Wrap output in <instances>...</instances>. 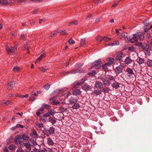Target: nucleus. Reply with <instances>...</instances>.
Returning <instances> with one entry per match:
<instances>
[{"label":"nucleus","mask_w":152,"mask_h":152,"mask_svg":"<svg viewBox=\"0 0 152 152\" xmlns=\"http://www.w3.org/2000/svg\"><path fill=\"white\" fill-rule=\"evenodd\" d=\"M43 106L47 109H48L50 107V106L49 105L45 104H43Z\"/></svg>","instance_id":"nucleus-57"},{"label":"nucleus","mask_w":152,"mask_h":152,"mask_svg":"<svg viewBox=\"0 0 152 152\" xmlns=\"http://www.w3.org/2000/svg\"><path fill=\"white\" fill-rule=\"evenodd\" d=\"M31 136L32 137L34 138H35L37 137V134L36 131L35 130H33V133L32 134Z\"/></svg>","instance_id":"nucleus-46"},{"label":"nucleus","mask_w":152,"mask_h":152,"mask_svg":"<svg viewBox=\"0 0 152 152\" xmlns=\"http://www.w3.org/2000/svg\"><path fill=\"white\" fill-rule=\"evenodd\" d=\"M77 100L76 99H75L74 97H71L68 100L67 102L68 104H73L75 102H76Z\"/></svg>","instance_id":"nucleus-6"},{"label":"nucleus","mask_w":152,"mask_h":152,"mask_svg":"<svg viewBox=\"0 0 152 152\" xmlns=\"http://www.w3.org/2000/svg\"><path fill=\"white\" fill-rule=\"evenodd\" d=\"M43 110V107L41 108L40 109H39L37 110V112H36V114L37 116H39L40 115V113H41V112H42Z\"/></svg>","instance_id":"nucleus-32"},{"label":"nucleus","mask_w":152,"mask_h":152,"mask_svg":"<svg viewBox=\"0 0 152 152\" xmlns=\"http://www.w3.org/2000/svg\"><path fill=\"white\" fill-rule=\"evenodd\" d=\"M132 60L129 57H127L125 59L124 62L127 64H129L132 62Z\"/></svg>","instance_id":"nucleus-14"},{"label":"nucleus","mask_w":152,"mask_h":152,"mask_svg":"<svg viewBox=\"0 0 152 152\" xmlns=\"http://www.w3.org/2000/svg\"><path fill=\"white\" fill-rule=\"evenodd\" d=\"M100 80L102 82L103 84L107 86H109L110 84V81L107 80L103 77H101L100 78Z\"/></svg>","instance_id":"nucleus-3"},{"label":"nucleus","mask_w":152,"mask_h":152,"mask_svg":"<svg viewBox=\"0 0 152 152\" xmlns=\"http://www.w3.org/2000/svg\"><path fill=\"white\" fill-rule=\"evenodd\" d=\"M11 103V102L10 100H4L3 103H0V105H2L3 104H5L6 105H8Z\"/></svg>","instance_id":"nucleus-26"},{"label":"nucleus","mask_w":152,"mask_h":152,"mask_svg":"<svg viewBox=\"0 0 152 152\" xmlns=\"http://www.w3.org/2000/svg\"><path fill=\"white\" fill-rule=\"evenodd\" d=\"M137 37L138 39L140 41H142L144 39V33L138 34L137 35Z\"/></svg>","instance_id":"nucleus-13"},{"label":"nucleus","mask_w":152,"mask_h":152,"mask_svg":"<svg viewBox=\"0 0 152 152\" xmlns=\"http://www.w3.org/2000/svg\"><path fill=\"white\" fill-rule=\"evenodd\" d=\"M68 42L70 44H73L75 43V41L72 39H70L68 40Z\"/></svg>","instance_id":"nucleus-50"},{"label":"nucleus","mask_w":152,"mask_h":152,"mask_svg":"<svg viewBox=\"0 0 152 152\" xmlns=\"http://www.w3.org/2000/svg\"><path fill=\"white\" fill-rule=\"evenodd\" d=\"M85 80L84 79V78H83L81 79L80 82H76L75 83V85H76L77 86L80 85L84 83Z\"/></svg>","instance_id":"nucleus-19"},{"label":"nucleus","mask_w":152,"mask_h":152,"mask_svg":"<svg viewBox=\"0 0 152 152\" xmlns=\"http://www.w3.org/2000/svg\"><path fill=\"white\" fill-rule=\"evenodd\" d=\"M28 143L31 146H34L37 145V143L35 140L34 139L31 138L29 140Z\"/></svg>","instance_id":"nucleus-10"},{"label":"nucleus","mask_w":152,"mask_h":152,"mask_svg":"<svg viewBox=\"0 0 152 152\" xmlns=\"http://www.w3.org/2000/svg\"><path fill=\"white\" fill-rule=\"evenodd\" d=\"M123 53L120 52V53H118V55L116 57V60H120L121 59V58L122 57V55H123Z\"/></svg>","instance_id":"nucleus-21"},{"label":"nucleus","mask_w":152,"mask_h":152,"mask_svg":"<svg viewBox=\"0 0 152 152\" xmlns=\"http://www.w3.org/2000/svg\"><path fill=\"white\" fill-rule=\"evenodd\" d=\"M21 137L24 140H28L29 138V137L26 134H23L21 135Z\"/></svg>","instance_id":"nucleus-31"},{"label":"nucleus","mask_w":152,"mask_h":152,"mask_svg":"<svg viewBox=\"0 0 152 152\" xmlns=\"http://www.w3.org/2000/svg\"><path fill=\"white\" fill-rule=\"evenodd\" d=\"M16 126H17V128H19V127L21 128H23L24 127V126L21 125V124H18L16 125Z\"/></svg>","instance_id":"nucleus-59"},{"label":"nucleus","mask_w":152,"mask_h":152,"mask_svg":"<svg viewBox=\"0 0 152 152\" xmlns=\"http://www.w3.org/2000/svg\"><path fill=\"white\" fill-rule=\"evenodd\" d=\"M55 102V100H54V98H50V103H51L52 104H53Z\"/></svg>","instance_id":"nucleus-56"},{"label":"nucleus","mask_w":152,"mask_h":152,"mask_svg":"<svg viewBox=\"0 0 152 152\" xmlns=\"http://www.w3.org/2000/svg\"><path fill=\"white\" fill-rule=\"evenodd\" d=\"M107 78L110 80H114L115 78L112 75H107Z\"/></svg>","instance_id":"nucleus-28"},{"label":"nucleus","mask_w":152,"mask_h":152,"mask_svg":"<svg viewBox=\"0 0 152 152\" xmlns=\"http://www.w3.org/2000/svg\"><path fill=\"white\" fill-rule=\"evenodd\" d=\"M3 4H8V2L7 0H3L2 1H1V3Z\"/></svg>","instance_id":"nucleus-60"},{"label":"nucleus","mask_w":152,"mask_h":152,"mask_svg":"<svg viewBox=\"0 0 152 152\" xmlns=\"http://www.w3.org/2000/svg\"><path fill=\"white\" fill-rule=\"evenodd\" d=\"M114 70L116 74H119L123 72V67L121 66H119L116 67L114 69Z\"/></svg>","instance_id":"nucleus-4"},{"label":"nucleus","mask_w":152,"mask_h":152,"mask_svg":"<svg viewBox=\"0 0 152 152\" xmlns=\"http://www.w3.org/2000/svg\"><path fill=\"white\" fill-rule=\"evenodd\" d=\"M80 107V105L78 103L75 102L72 106V108L74 109H77Z\"/></svg>","instance_id":"nucleus-24"},{"label":"nucleus","mask_w":152,"mask_h":152,"mask_svg":"<svg viewBox=\"0 0 152 152\" xmlns=\"http://www.w3.org/2000/svg\"><path fill=\"white\" fill-rule=\"evenodd\" d=\"M55 129L53 127H50L49 130H46V132H48L50 134H54Z\"/></svg>","instance_id":"nucleus-12"},{"label":"nucleus","mask_w":152,"mask_h":152,"mask_svg":"<svg viewBox=\"0 0 152 152\" xmlns=\"http://www.w3.org/2000/svg\"><path fill=\"white\" fill-rule=\"evenodd\" d=\"M85 72V70L83 69H77L75 70H72V71L69 72V73H71L72 74H75L76 73H80L81 72Z\"/></svg>","instance_id":"nucleus-5"},{"label":"nucleus","mask_w":152,"mask_h":152,"mask_svg":"<svg viewBox=\"0 0 152 152\" xmlns=\"http://www.w3.org/2000/svg\"><path fill=\"white\" fill-rule=\"evenodd\" d=\"M20 70V68L19 67L15 66L13 67L12 71L15 72H18Z\"/></svg>","instance_id":"nucleus-36"},{"label":"nucleus","mask_w":152,"mask_h":152,"mask_svg":"<svg viewBox=\"0 0 152 152\" xmlns=\"http://www.w3.org/2000/svg\"><path fill=\"white\" fill-rule=\"evenodd\" d=\"M102 91L104 93H108L109 91V89L108 88H103L102 87Z\"/></svg>","instance_id":"nucleus-37"},{"label":"nucleus","mask_w":152,"mask_h":152,"mask_svg":"<svg viewBox=\"0 0 152 152\" xmlns=\"http://www.w3.org/2000/svg\"><path fill=\"white\" fill-rule=\"evenodd\" d=\"M15 142L17 145L20 144L22 142V141H21V136L20 135L17 136L15 138Z\"/></svg>","instance_id":"nucleus-7"},{"label":"nucleus","mask_w":152,"mask_h":152,"mask_svg":"<svg viewBox=\"0 0 152 152\" xmlns=\"http://www.w3.org/2000/svg\"><path fill=\"white\" fill-rule=\"evenodd\" d=\"M95 38L96 40L99 42H101L103 40V37L99 36H97Z\"/></svg>","instance_id":"nucleus-38"},{"label":"nucleus","mask_w":152,"mask_h":152,"mask_svg":"<svg viewBox=\"0 0 152 152\" xmlns=\"http://www.w3.org/2000/svg\"><path fill=\"white\" fill-rule=\"evenodd\" d=\"M42 58L40 57H39L36 61L35 63H38L42 59Z\"/></svg>","instance_id":"nucleus-63"},{"label":"nucleus","mask_w":152,"mask_h":152,"mask_svg":"<svg viewBox=\"0 0 152 152\" xmlns=\"http://www.w3.org/2000/svg\"><path fill=\"white\" fill-rule=\"evenodd\" d=\"M103 83L99 81H97L95 85V87L96 88H102Z\"/></svg>","instance_id":"nucleus-9"},{"label":"nucleus","mask_w":152,"mask_h":152,"mask_svg":"<svg viewBox=\"0 0 152 152\" xmlns=\"http://www.w3.org/2000/svg\"><path fill=\"white\" fill-rule=\"evenodd\" d=\"M147 64L148 66L152 67V60L149 59L147 61Z\"/></svg>","instance_id":"nucleus-33"},{"label":"nucleus","mask_w":152,"mask_h":152,"mask_svg":"<svg viewBox=\"0 0 152 152\" xmlns=\"http://www.w3.org/2000/svg\"><path fill=\"white\" fill-rule=\"evenodd\" d=\"M13 88L12 83L11 82H8L7 86V88L8 90H10Z\"/></svg>","instance_id":"nucleus-16"},{"label":"nucleus","mask_w":152,"mask_h":152,"mask_svg":"<svg viewBox=\"0 0 152 152\" xmlns=\"http://www.w3.org/2000/svg\"><path fill=\"white\" fill-rule=\"evenodd\" d=\"M47 143L48 145H53L54 142L50 138H48L47 139Z\"/></svg>","instance_id":"nucleus-23"},{"label":"nucleus","mask_w":152,"mask_h":152,"mask_svg":"<svg viewBox=\"0 0 152 152\" xmlns=\"http://www.w3.org/2000/svg\"><path fill=\"white\" fill-rule=\"evenodd\" d=\"M101 64L102 63L100 59L96 60L95 62L93 63L92 64L91 68L95 67L96 69H99L101 67Z\"/></svg>","instance_id":"nucleus-1"},{"label":"nucleus","mask_w":152,"mask_h":152,"mask_svg":"<svg viewBox=\"0 0 152 152\" xmlns=\"http://www.w3.org/2000/svg\"><path fill=\"white\" fill-rule=\"evenodd\" d=\"M81 94V91L80 90L75 89L73 92V94L75 96L80 95Z\"/></svg>","instance_id":"nucleus-15"},{"label":"nucleus","mask_w":152,"mask_h":152,"mask_svg":"<svg viewBox=\"0 0 152 152\" xmlns=\"http://www.w3.org/2000/svg\"><path fill=\"white\" fill-rule=\"evenodd\" d=\"M49 121L53 124H54L56 122V121L52 117H50L49 118Z\"/></svg>","instance_id":"nucleus-41"},{"label":"nucleus","mask_w":152,"mask_h":152,"mask_svg":"<svg viewBox=\"0 0 152 152\" xmlns=\"http://www.w3.org/2000/svg\"><path fill=\"white\" fill-rule=\"evenodd\" d=\"M102 68L103 69H104V71H106L107 70V65H106L105 64H103L102 65Z\"/></svg>","instance_id":"nucleus-47"},{"label":"nucleus","mask_w":152,"mask_h":152,"mask_svg":"<svg viewBox=\"0 0 152 152\" xmlns=\"http://www.w3.org/2000/svg\"><path fill=\"white\" fill-rule=\"evenodd\" d=\"M17 152H24V151H23L22 149L20 148L17 150Z\"/></svg>","instance_id":"nucleus-64"},{"label":"nucleus","mask_w":152,"mask_h":152,"mask_svg":"<svg viewBox=\"0 0 152 152\" xmlns=\"http://www.w3.org/2000/svg\"><path fill=\"white\" fill-rule=\"evenodd\" d=\"M107 60L111 64H113L114 63V59L112 58H108Z\"/></svg>","instance_id":"nucleus-34"},{"label":"nucleus","mask_w":152,"mask_h":152,"mask_svg":"<svg viewBox=\"0 0 152 152\" xmlns=\"http://www.w3.org/2000/svg\"><path fill=\"white\" fill-rule=\"evenodd\" d=\"M78 24L77 21V20H74L70 22L69 24V26H71L73 25H77Z\"/></svg>","instance_id":"nucleus-22"},{"label":"nucleus","mask_w":152,"mask_h":152,"mask_svg":"<svg viewBox=\"0 0 152 152\" xmlns=\"http://www.w3.org/2000/svg\"><path fill=\"white\" fill-rule=\"evenodd\" d=\"M83 65V64H81L79 63V64H75V66L76 67L79 68Z\"/></svg>","instance_id":"nucleus-54"},{"label":"nucleus","mask_w":152,"mask_h":152,"mask_svg":"<svg viewBox=\"0 0 152 152\" xmlns=\"http://www.w3.org/2000/svg\"><path fill=\"white\" fill-rule=\"evenodd\" d=\"M16 146L12 144L9 147V150L12 151H14L15 150Z\"/></svg>","instance_id":"nucleus-35"},{"label":"nucleus","mask_w":152,"mask_h":152,"mask_svg":"<svg viewBox=\"0 0 152 152\" xmlns=\"http://www.w3.org/2000/svg\"><path fill=\"white\" fill-rule=\"evenodd\" d=\"M91 87L88 84L85 85L83 87V89L85 91H89L91 89Z\"/></svg>","instance_id":"nucleus-17"},{"label":"nucleus","mask_w":152,"mask_h":152,"mask_svg":"<svg viewBox=\"0 0 152 152\" xmlns=\"http://www.w3.org/2000/svg\"><path fill=\"white\" fill-rule=\"evenodd\" d=\"M119 42L118 41H115L114 42L112 43H109L108 45L110 46H115L118 45H119Z\"/></svg>","instance_id":"nucleus-27"},{"label":"nucleus","mask_w":152,"mask_h":152,"mask_svg":"<svg viewBox=\"0 0 152 152\" xmlns=\"http://www.w3.org/2000/svg\"><path fill=\"white\" fill-rule=\"evenodd\" d=\"M96 73V72L95 70H92L89 73V74L91 75H95Z\"/></svg>","instance_id":"nucleus-53"},{"label":"nucleus","mask_w":152,"mask_h":152,"mask_svg":"<svg viewBox=\"0 0 152 152\" xmlns=\"http://www.w3.org/2000/svg\"><path fill=\"white\" fill-rule=\"evenodd\" d=\"M58 33L62 35H66L67 34V32L65 30H63L62 31L60 30Z\"/></svg>","instance_id":"nucleus-43"},{"label":"nucleus","mask_w":152,"mask_h":152,"mask_svg":"<svg viewBox=\"0 0 152 152\" xmlns=\"http://www.w3.org/2000/svg\"><path fill=\"white\" fill-rule=\"evenodd\" d=\"M123 37L126 42H128L131 40V38L126 33H124Z\"/></svg>","instance_id":"nucleus-11"},{"label":"nucleus","mask_w":152,"mask_h":152,"mask_svg":"<svg viewBox=\"0 0 152 152\" xmlns=\"http://www.w3.org/2000/svg\"><path fill=\"white\" fill-rule=\"evenodd\" d=\"M86 44V39L85 38L82 39L80 40V45L82 46Z\"/></svg>","instance_id":"nucleus-30"},{"label":"nucleus","mask_w":152,"mask_h":152,"mask_svg":"<svg viewBox=\"0 0 152 152\" xmlns=\"http://www.w3.org/2000/svg\"><path fill=\"white\" fill-rule=\"evenodd\" d=\"M135 45L136 46L138 47H140L142 48V42H136L135 43Z\"/></svg>","instance_id":"nucleus-40"},{"label":"nucleus","mask_w":152,"mask_h":152,"mask_svg":"<svg viewBox=\"0 0 152 152\" xmlns=\"http://www.w3.org/2000/svg\"><path fill=\"white\" fill-rule=\"evenodd\" d=\"M138 63L139 64H142L144 63V60L143 59L139 57L138 58Z\"/></svg>","instance_id":"nucleus-39"},{"label":"nucleus","mask_w":152,"mask_h":152,"mask_svg":"<svg viewBox=\"0 0 152 152\" xmlns=\"http://www.w3.org/2000/svg\"><path fill=\"white\" fill-rule=\"evenodd\" d=\"M93 93L96 95H99L102 94V91L98 90H94Z\"/></svg>","instance_id":"nucleus-44"},{"label":"nucleus","mask_w":152,"mask_h":152,"mask_svg":"<svg viewBox=\"0 0 152 152\" xmlns=\"http://www.w3.org/2000/svg\"><path fill=\"white\" fill-rule=\"evenodd\" d=\"M43 115L44 117H49L50 116V114L48 113H47L44 114Z\"/></svg>","instance_id":"nucleus-62"},{"label":"nucleus","mask_w":152,"mask_h":152,"mask_svg":"<svg viewBox=\"0 0 152 152\" xmlns=\"http://www.w3.org/2000/svg\"><path fill=\"white\" fill-rule=\"evenodd\" d=\"M128 50L132 52H135V49H134V47L133 46H131L130 47H129L128 48Z\"/></svg>","instance_id":"nucleus-49"},{"label":"nucleus","mask_w":152,"mask_h":152,"mask_svg":"<svg viewBox=\"0 0 152 152\" xmlns=\"http://www.w3.org/2000/svg\"><path fill=\"white\" fill-rule=\"evenodd\" d=\"M147 53H145V56L148 55V56H150L151 55V52L148 51V50L146 51Z\"/></svg>","instance_id":"nucleus-61"},{"label":"nucleus","mask_w":152,"mask_h":152,"mask_svg":"<svg viewBox=\"0 0 152 152\" xmlns=\"http://www.w3.org/2000/svg\"><path fill=\"white\" fill-rule=\"evenodd\" d=\"M36 125L39 128H43L44 127L43 125L42 124H39V123H37Z\"/></svg>","instance_id":"nucleus-52"},{"label":"nucleus","mask_w":152,"mask_h":152,"mask_svg":"<svg viewBox=\"0 0 152 152\" xmlns=\"http://www.w3.org/2000/svg\"><path fill=\"white\" fill-rule=\"evenodd\" d=\"M50 85L48 84L45 85L44 86V88L46 90H47L49 89L50 87Z\"/></svg>","instance_id":"nucleus-51"},{"label":"nucleus","mask_w":152,"mask_h":152,"mask_svg":"<svg viewBox=\"0 0 152 152\" xmlns=\"http://www.w3.org/2000/svg\"><path fill=\"white\" fill-rule=\"evenodd\" d=\"M48 113L49 114H50L51 115H52L54 113L53 110H52L51 109H49L48 110Z\"/></svg>","instance_id":"nucleus-55"},{"label":"nucleus","mask_w":152,"mask_h":152,"mask_svg":"<svg viewBox=\"0 0 152 152\" xmlns=\"http://www.w3.org/2000/svg\"><path fill=\"white\" fill-rule=\"evenodd\" d=\"M26 34H22L20 36V39L23 40H25L26 39Z\"/></svg>","instance_id":"nucleus-48"},{"label":"nucleus","mask_w":152,"mask_h":152,"mask_svg":"<svg viewBox=\"0 0 152 152\" xmlns=\"http://www.w3.org/2000/svg\"><path fill=\"white\" fill-rule=\"evenodd\" d=\"M102 39L103 40H104L105 42H107L109 40H111V39L108 37H103Z\"/></svg>","instance_id":"nucleus-42"},{"label":"nucleus","mask_w":152,"mask_h":152,"mask_svg":"<svg viewBox=\"0 0 152 152\" xmlns=\"http://www.w3.org/2000/svg\"><path fill=\"white\" fill-rule=\"evenodd\" d=\"M17 46L15 45L13 47H11L10 48L7 46L6 49L8 53L10 54L12 53L15 52L17 50Z\"/></svg>","instance_id":"nucleus-2"},{"label":"nucleus","mask_w":152,"mask_h":152,"mask_svg":"<svg viewBox=\"0 0 152 152\" xmlns=\"http://www.w3.org/2000/svg\"><path fill=\"white\" fill-rule=\"evenodd\" d=\"M141 48L145 51H147V50H148L149 47L147 44H145L143 45H142Z\"/></svg>","instance_id":"nucleus-25"},{"label":"nucleus","mask_w":152,"mask_h":152,"mask_svg":"<svg viewBox=\"0 0 152 152\" xmlns=\"http://www.w3.org/2000/svg\"><path fill=\"white\" fill-rule=\"evenodd\" d=\"M31 94L32 95H34L36 96H38V95L36 94V92L35 91H33L31 92Z\"/></svg>","instance_id":"nucleus-58"},{"label":"nucleus","mask_w":152,"mask_h":152,"mask_svg":"<svg viewBox=\"0 0 152 152\" xmlns=\"http://www.w3.org/2000/svg\"><path fill=\"white\" fill-rule=\"evenodd\" d=\"M112 86L115 89H117L119 87V84L116 81H114V82L112 84Z\"/></svg>","instance_id":"nucleus-18"},{"label":"nucleus","mask_w":152,"mask_h":152,"mask_svg":"<svg viewBox=\"0 0 152 152\" xmlns=\"http://www.w3.org/2000/svg\"><path fill=\"white\" fill-rule=\"evenodd\" d=\"M59 111L62 113L66 112L67 111V108H64L63 107H61L59 108Z\"/></svg>","instance_id":"nucleus-20"},{"label":"nucleus","mask_w":152,"mask_h":152,"mask_svg":"<svg viewBox=\"0 0 152 152\" xmlns=\"http://www.w3.org/2000/svg\"><path fill=\"white\" fill-rule=\"evenodd\" d=\"M126 71L127 72V75L129 77H131L132 75H134L133 70L130 68H128L126 69Z\"/></svg>","instance_id":"nucleus-8"},{"label":"nucleus","mask_w":152,"mask_h":152,"mask_svg":"<svg viewBox=\"0 0 152 152\" xmlns=\"http://www.w3.org/2000/svg\"><path fill=\"white\" fill-rule=\"evenodd\" d=\"M40 70L42 72H46L49 70L48 68L44 69L43 67H40L39 68Z\"/></svg>","instance_id":"nucleus-45"},{"label":"nucleus","mask_w":152,"mask_h":152,"mask_svg":"<svg viewBox=\"0 0 152 152\" xmlns=\"http://www.w3.org/2000/svg\"><path fill=\"white\" fill-rule=\"evenodd\" d=\"M23 145L24 146H25L26 148L29 149V150H31V146L29 143H28L27 142H25L23 143Z\"/></svg>","instance_id":"nucleus-29"}]
</instances>
